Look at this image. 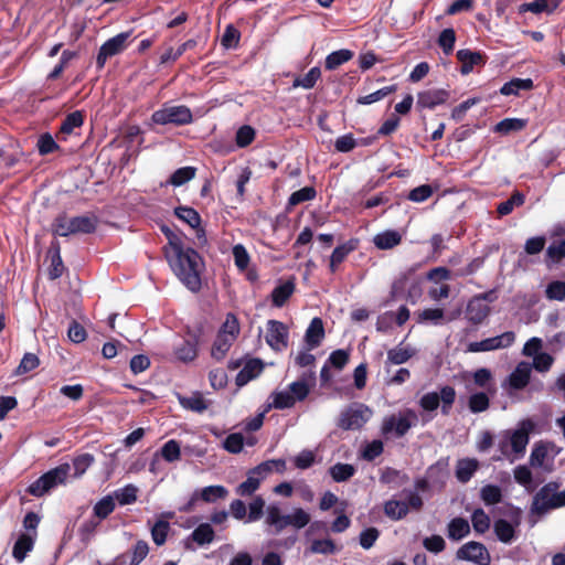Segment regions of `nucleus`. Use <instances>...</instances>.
Here are the masks:
<instances>
[{
	"mask_svg": "<svg viewBox=\"0 0 565 565\" xmlns=\"http://www.w3.org/2000/svg\"><path fill=\"white\" fill-rule=\"evenodd\" d=\"M164 257L173 273L189 290L196 292L201 289L203 260L195 249L185 247L183 244L180 246V250L167 252Z\"/></svg>",
	"mask_w": 565,
	"mask_h": 565,
	"instance_id": "obj_1",
	"label": "nucleus"
},
{
	"mask_svg": "<svg viewBox=\"0 0 565 565\" xmlns=\"http://www.w3.org/2000/svg\"><path fill=\"white\" fill-rule=\"evenodd\" d=\"M99 220L90 213L68 217L65 212L55 216L52 223V233L54 236L67 237L76 234H93L96 232Z\"/></svg>",
	"mask_w": 565,
	"mask_h": 565,
	"instance_id": "obj_2",
	"label": "nucleus"
},
{
	"mask_svg": "<svg viewBox=\"0 0 565 565\" xmlns=\"http://www.w3.org/2000/svg\"><path fill=\"white\" fill-rule=\"evenodd\" d=\"M71 466L61 463L60 466L46 471L28 488L26 492L33 497L41 498L60 484H64L70 475Z\"/></svg>",
	"mask_w": 565,
	"mask_h": 565,
	"instance_id": "obj_3",
	"label": "nucleus"
},
{
	"mask_svg": "<svg viewBox=\"0 0 565 565\" xmlns=\"http://www.w3.org/2000/svg\"><path fill=\"white\" fill-rule=\"evenodd\" d=\"M456 401V390L452 386L445 385L440 392H429L419 399V406L426 412L436 411L441 402V414L448 416Z\"/></svg>",
	"mask_w": 565,
	"mask_h": 565,
	"instance_id": "obj_4",
	"label": "nucleus"
},
{
	"mask_svg": "<svg viewBox=\"0 0 565 565\" xmlns=\"http://www.w3.org/2000/svg\"><path fill=\"white\" fill-rule=\"evenodd\" d=\"M151 120L157 125L172 124L175 126L190 125L193 121L191 109L185 105L168 106L156 110L151 115Z\"/></svg>",
	"mask_w": 565,
	"mask_h": 565,
	"instance_id": "obj_5",
	"label": "nucleus"
},
{
	"mask_svg": "<svg viewBox=\"0 0 565 565\" xmlns=\"http://www.w3.org/2000/svg\"><path fill=\"white\" fill-rule=\"evenodd\" d=\"M372 411L363 403H355L341 412L338 427L344 430L361 429L370 419Z\"/></svg>",
	"mask_w": 565,
	"mask_h": 565,
	"instance_id": "obj_6",
	"label": "nucleus"
},
{
	"mask_svg": "<svg viewBox=\"0 0 565 565\" xmlns=\"http://www.w3.org/2000/svg\"><path fill=\"white\" fill-rule=\"evenodd\" d=\"M459 561L472 562L478 565H490L491 556L484 544L477 541H469L461 545L456 552Z\"/></svg>",
	"mask_w": 565,
	"mask_h": 565,
	"instance_id": "obj_7",
	"label": "nucleus"
},
{
	"mask_svg": "<svg viewBox=\"0 0 565 565\" xmlns=\"http://www.w3.org/2000/svg\"><path fill=\"white\" fill-rule=\"evenodd\" d=\"M559 489V482L550 481L544 484L533 497L531 512L537 515H544L554 510L555 491Z\"/></svg>",
	"mask_w": 565,
	"mask_h": 565,
	"instance_id": "obj_8",
	"label": "nucleus"
},
{
	"mask_svg": "<svg viewBox=\"0 0 565 565\" xmlns=\"http://www.w3.org/2000/svg\"><path fill=\"white\" fill-rule=\"evenodd\" d=\"M129 36L130 32H121L103 43L96 57V65L98 70L104 68L109 57L121 53L127 47V40Z\"/></svg>",
	"mask_w": 565,
	"mask_h": 565,
	"instance_id": "obj_9",
	"label": "nucleus"
},
{
	"mask_svg": "<svg viewBox=\"0 0 565 565\" xmlns=\"http://www.w3.org/2000/svg\"><path fill=\"white\" fill-rule=\"evenodd\" d=\"M515 341V333L513 331H505L500 335L487 338L478 342H470L468 344L469 352H487L511 347Z\"/></svg>",
	"mask_w": 565,
	"mask_h": 565,
	"instance_id": "obj_10",
	"label": "nucleus"
},
{
	"mask_svg": "<svg viewBox=\"0 0 565 565\" xmlns=\"http://www.w3.org/2000/svg\"><path fill=\"white\" fill-rule=\"evenodd\" d=\"M413 420H417V415L412 409H407L404 415L399 417L391 415L384 419L382 431L383 434L394 431L397 437H403L413 426Z\"/></svg>",
	"mask_w": 565,
	"mask_h": 565,
	"instance_id": "obj_11",
	"label": "nucleus"
},
{
	"mask_svg": "<svg viewBox=\"0 0 565 565\" xmlns=\"http://www.w3.org/2000/svg\"><path fill=\"white\" fill-rule=\"evenodd\" d=\"M266 342L274 351H282L288 347V328L278 320L267 322Z\"/></svg>",
	"mask_w": 565,
	"mask_h": 565,
	"instance_id": "obj_12",
	"label": "nucleus"
},
{
	"mask_svg": "<svg viewBox=\"0 0 565 565\" xmlns=\"http://www.w3.org/2000/svg\"><path fill=\"white\" fill-rule=\"evenodd\" d=\"M174 215L195 231L199 245L206 244L205 230L201 226L202 220L196 210L181 205L174 209Z\"/></svg>",
	"mask_w": 565,
	"mask_h": 565,
	"instance_id": "obj_13",
	"label": "nucleus"
},
{
	"mask_svg": "<svg viewBox=\"0 0 565 565\" xmlns=\"http://www.w3.org/2000/svg\"><path fill=\"white\" fill-rule=\"evenodd\" d=\"M450 97V93L447 89H427L417 94L416 108L434 109L435 107L445 104Z\"/></svg>",
	"mask_w": 565,
	"mask_h": 565,
	"instance_id": "obj_14",
	"label": "nucleus"
},
{
	"mask_svg": "<svg viewBox=\"0 0 565 565\" xmlns=\"http://www.w3.org/2000/svg\"><path fill=\"white\" fill-rule=\"evenodd\" d=\"M200 335L195 332H188V338L174 347L175 358L184 363L192 362L198 356Z\"/></svg>",
	"mask_w": 565,
	"mask_h": 565,
	"instance_id": "obj_15",
	"label": "nucleus"
},
{
	"mask_svg": "<svg viewBox=\"0 0 565 565\" xmlns=\"http://www.w3.org/2000/svg\"><path fill=\"white\" fill-rule=\"evenodd\" d=\"M456 57L461 63L460 73L462 75L471 73L475 66H483L488 60L484 53L468 49L457 51Z\"/></svg>",
	"mask_w": 565,
	"mask_h": 565,
	"instance_id": "obj_16",
	"label": "nucleus"
},
{
	"mask_svg": "<svg viewBox=\"0 0 565 565\" xmlns=\"http://www.w3.org/2000/svg\"><path fill=\"white\" fill-rule=\"evenodd\" d=\"M532 365L529 362L522 361L518 363L515 369L507 379L510 388L520 391L527 386L531 379Z\"/></svg>",
	"mask_w": 565,
	"mask_h": 565,
	"instance_id": "obj_17",
	"label": "nucleus"
},
{
	"mask_svg": "<svg viewBox=\"0 0 565 565\" xmlns=\"http://www.w3.org/2000/svg\"><path fill=\"white\" fill-rule=\"evenodd\" d=\"M359 239L358 238H350L345 243L337 246L331 256H330V264L329 268L332 274H334L338 270V267L345 260V258L358 249L359 247Z\"/></svg>",
	"mask_w": 565,
	"mask_h": 565,
	"instance_id": "obj_18",
	"label": "nucleus"
},
{
	"mask_svg": "<svg viewBox=\"0 0 565 565\" xmlns=\"http://www.w3.org/2000/svg\"><path fill=\"white\" fill-rule=\"evenodd\" d=\"M47 257L51 260L47 275L51 280H55L60 278L65 270V266L61 257V244L58 241L54 239L51 242L47 250Z\"/></svg>",
	"mask_w": 565,
	"mask_h": 565,
	"instance_id": "obj_19",
	"label": "nucleus"
},
{
	"mask_svg": "<svg viewBox=\"0 0 565 565\" xmlns=\"http://www.w3.org/2000/svg\"><path fill=\"white\" fill-rule=\"evenodd\" d=\"M490 307L478 298H471L466 307V318L475 326L482 323L490 315Z\"/></svg>",
	"mask_w": 565,
	"mask_h": 565,
	"instance_id": "obj_20",
	"label": "nucleus"
},
{
	"mask_svg": "<svg viewBox=\"0 0 565 565\" xmlns=\"http://www.w3.org/2000/svg\"><path fill=\"white\" fill-rule=\"evenodd\" d=\"M480 462L476 458H461L457 460L455 476L460 483H467L479 470Z\"/></svg>",
	"mask_w": 565,
	"mask_h": 565,
	"instance_id": "obj_21",
	"label": "nucleus"
},
{
	"mask_svg": "<svg viewBox=\"0 0 565 565\" xmlns=\"http://www.w3.org/2000/svg\"><path fill=\"white\" fill-rule=\"evenodd\" d=\"M263 369L264 363L260 359L248 360L236 375V385L239 387L246 385L249 381L256 379L262 373Z\"/></svg>",
	"mask_w": 565,
	"mask_h": 565,
	"instance_id": "obj_22",
	"label": "nucleus"
},
{
	"mask_svg": "<svg viewBox=\"0 0 565 565\" xmlns=\"http://www.w3.org/2000/svg\"><path fill=\"white\" fill-rule=\"evenodd\" d=\"M228 494V490L221 484L204 487L193 492L194 500H202L206 503L216 502L220 499H225Z\"/></svg>",
	"mask_w": 565,
	"mask_h": 565,
	"instance_id": "obj_23",
	"label": "nucleus"
},
{
	"mask_svg": "<svg viewBox=\"0 0 565 565\" xmlns=\"http://www.w3.org/2000/svg\"><path fill=\"white\" fill-rule=\"evenodd\" d=\"M324 338V327L321 318L316 317L310 321L306 330L305 341L309 349H315L320 345Z\"/></svg>",
	"mask_w": 565,
	"mask_h": 565,
	"instance_id": "obj_24",
	"label": "nucleus"
},
{
	"mask_svg": "<svg viewBox=\"0 0 565 565\" xmlns=\"http://www.w3.org/2000/svg\"><path fill=\"white\" fill-rule=\"evenodd\" d=\"M473 384L493 395L497 392L495 381L490 369L480 367L472 373Z\"/></svg>",
	"mask_w": 565,
	"mask_h": 565,
	"instance_id": "obj_25",
	"label": "nucleus"
},
{
	"mask_svg": "<svg viewBox=\"0 0 565 565\" xmlns=\"http://www.w3.org/2000/svg\"><path fill=\"white\" fill-rule=\"evenodd\" d=\"M559 6V0H533L524 2L519 7V13L532 12L535 14L554 12Z\"/></svg>",
	"mask_w": 565,
	"mask_h": 565,
	"instance_id": "obj_26",
	"label": "nucleus"
},
{
	"mask_svg": "<svg viewBox=\"0 0 565 565\" xmlns=\"http://www.w3.org/2000/svg\"><path fill=\"white\" fill-rule=\"evenodd\" d=\"M296 285L294 279H288L284 284L275 287L271 291V303L274 307L281 308L292 296Z\"/></svg>",
	"mask_w": 565,
	"mask_h": 565,
	"instance_id": "obj_27",
	"label": "nucleus"
},
{
	"mask_svg": "<svg viewBox=\"0 0 565 565\" xmlns=\"http://www.w3.org/2000/svg\"><path fill=\"white\" fill-rule=\"evenodd\" d=\"M416 354V350L409 347L397 345L387 351V358L385 361V367L391 365H399L406 363Z\"/></svg>",
	"mask_w": 565,
	"mask_h": 565,
	"instance_id": "obj_28",
	"label": "nucleus"
},
{
	"mask_svg": "<svg viewBox=\"0 0 565 565\" xmlns=\"http://www.w3.org/2000/svg\"><path fill=\"white\" fill-rule=\"evenodd\" d=\"M401 242L402 235L395 230H386L376 234L373 238L375 247L381 250L392 249L399 245Z\"/></svg>",
	"mask_w": 565,
	"mask_h": 565,
	"instance_id": "obj_29",
	"label": "nucleus"
},
{
	"mask_svg": "<svg viewBox=\"0 0 565 565\" xmlns=\"http://www.w3.org/2000/svg\"><path fill=\"white\" fill-rule=\"evenodd\" d=\"M214 537L215 532L212 525L209 523H201L199 526L194 529V531L191 533L186 541L192 540L193 542L203 546L212 543L214 541ZM185 547L191 548L188 542H185Z\"/></svg>",
	"mask_w": 565,
	"mask_h": 565,
	"instance_id": "obj_30",
	"label": "nucleus"
},
{
	"mask_svg": "<svg viewBox=\"0 0 565 565\" xmlns=\"http://www.w3.org/2000/svg\"><path fill=\"white\" fill-rule=\"evenodd\" d=\"M470 534L469 522L460 516L454 518L447 526V536L451 541H460Z\"/></svg>",
	"mask_w": 565,
	"mask_h": 565,
	"instance_id": "obj_31",
	"label": "nucleus"
},
{
	"mask_svg": "<svg viewBox=\"0 0 565 565\" xmlns=\"http://www.w3.org/2000/svg\"><path fill=\"white\" fill-rule=\"evenodd\" d=\"M533 87L534 83L531 78L515 77L503 84V86L500 88V94L504 96H518L521 90H531Z\"/></svg>",
	"mask_w": 565,
	"mask_h": 565,
	"instance_id": "obj_32",
	"label": "nucleus"
},
{
	"mask_svg": "<svg viewBox=\"0 0 565 565\" xmlns=\"http://www.w3.org/2000/svg\"><path fill=\"white\" fill-rule=\"evenodd\" d=\"M383 511L388 519L399 521L408 514V504L405 501L391 499L384 503Z\"/></svg>",
	"mask_w": 565,
	"mask_h": 565,
	"instance_id": "obj_33",
	"label": "nucleus"
},
{
	"mask_svg": "<svg viewBox=\"0 0 565 565\" xmlns=\"http://www.w3.org/2000/svg\"><path fill=\"white\" fill-rule=\"evenodd\" d=\"M514 480L520 486L524 487L526 491L532 492L541 481L534 482L533 473L525 465H520L513 470Z\"/></svg>",
	"mask_w": 565,
	"mask_h": 565,
	"instance_id": "obj_34",
	"label": "nucleus"
},
{
	"mask_svg": "<svg viewBox=\"0 0 565 565\" xmlns=\"http://www.w3.org/2000/svg\"><path fill=\"white\" fill-rule=\"evenodd\" d=\"M493 531L498 540L504 544H510L516 537L514 526L504 519L494 521Z\"/></svg>",
	"mask_w": 565,
	"mask_h": 565,
	"instance_id": "obj_35",
	"label": "nucleus"
},
{
	"mask_svg": "<svg viewBox=\"0 0 565 565\" xmlns=\"http://www.w3.org/2000/svg\"><path fill=\"white\" fill-rule=\"evenodd\" d=\"M180 405L196 413H202L207 408V404L200 392H194L191 396H183L178 394Z\"/></svg>",
	"mask_w": 565,
	"mask_h": 565,
	"instance_id": "obj_36",
	"label": "nucleus"
},
{
	"mask_svg": "<svg viewBox=\"0 0 565 565\" xmlns=\"http://www.w3.org/2000/svg\"><path fill=\"white\" fill-rule=\"evenodd\" d=\"M338 551L339 548L337 547L334 541L328 537L312 540L309 547L306 550V553L332 555Z\"/></svg>",
	"mask_w": 565,
	"mask_h": 565,
	"instance_id": "obj_37",
	"label": "nucleus"
},
{
	"mask_svg": "<svg viewBox=\"0 0 565 565\" xmlns=\"http://www.w3.org/2000/svg\"><path fill=\"white\" fill-rule=\"evenodd\" d=\"M234 341L235 340H230L228 335L217 333L211 349L212 358L216 361H222L226 356Z\"/></svg>",
	"mask_w": 565,
	"mask_h": 565,
	"instance_id": "obj_38",
	"label": "nucleus"
},
{
	"mask_svg": "<svg viewBox=\"0 0 565 565\" xmlns=\"http://www.w3.org/2000/svg\"><path fill=\"white\" fill-rule=\"evenodd\" d=\"M354 53L348 49H341L334 52H331L324 62V67L328 71H333L338 68L340 65L349 62L353 57Z\"/></svg>",
	"mask_w": 565,
	"mask_h": 565,
	"instance_id": "obj_39",
	"label": "nucleus"
},
{
	"mask_svg": "<svg viewBox=\"0 0 565 565\" xmlns=\"http://www.w3.org/2000/svg\"><path fill=\"white\" fill-rule=\"evenodd\" d=\"M116 509V502L111 494H107L98 500L94 508L93 513L99 520L107 519Z\"/></svg>",
	"mask_w": 565,
	"mask_h": 565,
	"instance_id": "obj_40",
	"label": "nucleus"
},
{
	"mask_svg": "<svg viewBox=\"0 0 565 565\" xmlns=\"http://www.w3.org/2000/svg\"><path fill=\"white\" fill-rule=\"evenodd\" d=\"M527 125L526 119L504 118L494 126V131L502 135H509L513 131H521Z\"/></svg>",
	"mask_w": 565,
	"mask_h": 565,
	"instance_id": "obj_41",
	"label": "nucleus"
},
{
	"mask_svg": "<svg viewBox=\"0 0 565 565\" xmlns=\"http://www.w3.org/2000/svg\"><path fill=\"white\" fill-rule=\"evenodd\" d=\"M356 469L353 465L338 462L330 467L329 473L335 482H344L354 476Z\"/></svg>",
	"mask_w": 565,
	"mask_h": 565,
	"instance_id": "obj_42",
	"label": "nucleus"
},
{
	"mask_svg": "<svg viewBox=\"0 0 565 565\" xmlns=\"http://www.w3.org/2000/svg\"><path fill=\"white\" fill-rule=\"evenodd\" d=\"M198 45V41L195 39H190L182 43L177 51H173L172 47H169L161 56L160 64H166L170 61H177L183 53L189 50H193Z\"/></svg>",
	"mask_w": 565,
	"mask_h": 565,
	"instance_id": "obj_43",
	"label": "nucleus"
},
{
	"mask_svg": "<svg viewBox=\"0 0 565 565\" xmlns=\"http://www.w3.org/2000/svg\"><path fill=\"white\" fill-rule=\"evenodd\" d=\"M490 406L488 392H477L469 396L468 408L471 413L478 414L486 412Z\"/></svg>",
	"mask_w": 565,
	"mask_h": 565,
	"instance_id": "obj_44",
	"label": "nucleus"
},
{
	"mask_svg": "<svg viewBox=\"0 0 565 565\" xmlns=\"http://www.w3.org/2000/svg\"><path fill=\"white\" fill-rule=\"evenodd\" d=\"M525 196L523 193L515 191L512 195L498 204L497 212L500 216H505L512 213L515 206H521L524 204Z\"/></svg>",
	"mask_w": 565,
	"mask_h": 565,
	"instance_id": "obj_45",
	"label": "nucleus"
},
{
	"mask_svg": "<svg viewBox=\"0 0 565 565\" xmlns=\"http://www.w3.org/2000/svg\"><path fill=\"white\" fill-rule=\"evenodd\" d=\"M502 490L497 484H486L480 490V499L486 505H494L502 501Z\"/></svg>",
	"mask_w": 565,
	"mask_h": 565,
	"instance_id": "obj_46",
	"label": "nucleus"
},
{
	"mask_svg": "<svg viewBox=\"0 0 565 565\" xmlns=\"http://www.w3.org/2000/svg\"><path fill=\"white\" fill-rule=\"evenodd\" d=\"M138 488L131 483L126 484L124 488L117 489L111 494L120 505L132 504L137 501Z\"/></svg>",
	"mask_w": 565,
	"mask_h": 565,
	"instance_id": "obj_47",
	"label": "nucleus"
},
{
	"mask_svg": "<svg viewBox=\"0 0 565 565\" xmlns=\"http://www.w3.org/2000/svg\"><path fill=\"white\" fill-rule=\"evenodd\" d=\"M316 196H317V191L313 186H305V188L291 193V195L288 199L287 209L290 210L291 207H294L300 203L311 201Z\"/></svg>",
	"mask_w": 565,
	"mask_h": 565,
	"instance_id": "obj_48",
	"label": "nucleus"
},
{
	"mask_svg": "<svg viewBox=\"0 0 565 565\" xmlns=\"http://www.w3.org/2000/svg\"><path fill=\"white\" fill-rule=\"evenodd\" d=\"M408 480V476L403 473L402 471L386 467L380 477V481L384 484H393L395 487H401Z\"/></svg>",
	"mask_w": 565,
	"mask_h": 565,
	"instance_id": "obj_49",
	"label": "nucleus"
},
{
	"mask_svg": "<svg viewBox=\"0 0 565 565\" xmlns=\"http://www.w3.org/2000/svg\"><path fill=\"white\" fill-rule=\"evenodd\" d=\"M84 124V115L79 110L68 114L61 124L58 134L70 135L75 128H79Z\"/></svg>",
	"mask_w": 565,
	"mask_h": 565,
	"instance_id": "obj_50",
	"label": "nucleus"
},
{
	"mask_svg": "<svg viewBox=\"0 0 565 565\" xmlns=\"http://www.w3.org/2000/svg\"><path fill=\"white\" fill-rule=\"evenodd\" d=\"M262 477L253 473L250 469L247 472V478L236 488V493L241 497L252 495L260 486Z\"/></svg>",
	"mask_w": 565,
	"mask_h": 565,
	"instance_id": "obj_51",
	"label": "nucleus"
},
{
	"mask_svg": "<svg viewBox=\"0 0 565 565\" xmlns=\"http://www.w3.org/2000/svg\"><path fill=\"white\" fill-rule=\"evenodd\" d=\"M32 547H33L32 537L26 534H21L13 545V551H12L13 557L18 562H22L25 558L26 553L30 552L32 550Z\"/></svg>",
	"mask_w": 565,
	"mask_h": 565,
	"instance_id": "obj_52",
	"label": "nucleus"
},
{
	"mask_svg": "<svg viewBox=\"0 0 565 565\" xmlns=\"http://www.w3.org/2000/svg\"><path fill=\"white\" fill-rule=\"evenodd\" d=\"M321 76V71L318 66L309 70L305 76H298L292 82V87H302L305 89H311L316 86L318 79Z\"/></svg>",
	"mask_w": 565,
	"mask_h": 565,
	"instance_id": "obj_53",
	"label": "nucleus"
},
{
	"mask_svg": "<svg viewBox=\"0 0 565 565\" xmlns=\"http://www.w3.org/2000/svg\"><path fill=\"white\" fill-rule=\"evenodd\" d=\"M217 333L228 335L230 340H236L239 334V322L233 312L226 315L225 321Z\"/></svg>",
	"mask_w": 565,
	"mask_h": 565,
	"instance_id": "obj_54",
	"label": "nucleus"
},
{
	"mask_svg": "<svg viewBox=\"0 0 565 565\" xmlns=\"http://www.w3.org/2000/svg\"><path fill=\"white\" fill-rule=\"evenodd\" d=\"M196 168L182 167L177 169L170 177L169 182L174 186H181L195 177Z\"/></svg>",
	"mask_w": 565,
	"mask_h": 565,
	"instance_id": "obj_55",
	"label": "nucleus"
},
{
	"mask_svg": "<svg viewBox=\"0 0 565 565\" xmlns=\"http://www.w3.org/2000/svg\"><path fill=\"white\" fill-rule=\"evenodd\" d=\"M511 449L515 454H524L529 443V433L525 429H516L510 436Z\"/></svg>",
	"mask_w": 565,
	"mask_h": 565,
	"instance_id": "obj_56",
	"label": "nucleus"
},
{
	"mask_svg": "<svg viewBox=\"0 0 565 565\" xmlns=\"http://www.w3.org/2000/svg\"><path fill=\"white\" fill-rule=\"evenodd\" d=\"M75 57H77L76 52L70 51V50H64L62 52L58 64H56L54 66V68L51 71V73L47 75V79H50V81L57 79L62 75L64 70L67 67L68 63Z\"/></svg>",
	"mask_w": 565,
	"mask_h": 565,
	"instance_id": "obj_57",
	"label": "nucleus"
},
{
	"mask_svg": "<svg viewBox=\"0 0 565 565\" xmlns=\"http://www.w3.org/2000/svg\"><path fill=\"white\" fill-rule=\"evenodd\" d=\"M36 148L41 156H47L60 150L58 143L53 139L52 135L49 132L40 135Z\"/></svg>",
	"mask_w": 565,
	"mask_h": 565,
	"instance_id": "obj_58",
	"label": "nucleus"
},
{
	"mask_svg": "<svg viewBox=\"0 0 565 565\" xmlns=\"http://www.w3.org/2000/svg\"><path fill=\"white\" fill-rule=\"evenodd\" d=\"M95 458L92 454H81L73 459L74 477H82L87 469L94 463Z\"/></svg>",
	"mask_w": 565,
	"mask_h": 565,
	"instance_id": "obj_59",
	"label": "nucleus"
},
{
	"mask_svg": "<svg viewBox=\"0 0 565 565\" xmlns=\"http://www.w3.org/2000/svg\"><path fill=\"white\" fill-rule=\"evenodd\" d=\"M170 524L168 521L158 520L151 527V537L156 545L161 546L166 543Z\"/></svg>",
	"mask_w": 565,
	"mask_h": 565,
	"instance_id": "obj_60",
	"label": "nucleus"
},
{
	"mask_svg": "<svg viewBox=\"0 0 565 565\" xmlns=\"http://www.w3.org/2000/svg\"><path fill=\"white\" fill-rule=\"evenodd\" d=\"M471 522L473 530L479 534L486 533L490 527V518L481 508L473 511Z\"/></svg>",
	"mask_w": 565,
	"mask_h": 565,
	"instance_id": "obj_61",
	"label": "nucleus"
},
{
	"mask_svg": "<svg viewBox=\"0 0 565 565\" xmlns=\"http://www.w3.org/2000/svg\"><path fill=\"white\" fill-rule=\"evenodd\" d=\"M161 456L162 458L168 462H174L180 460L181 458V448L180 444L174 440L170 439L168 440L162 447H161Z\"/></svg>",
	"mask_w": 565,
	"mask_h": 565,
	"instance_id": "obj_62",
	"label": "nucleus"
},
{
	"mask_svg": "<svg viewBox=\"0 0 565 565\" xmlns=\"http://www.w3.org/2000/svg\"><path fill=\"white\" fill-rule=\"evenodd\" d=\"M40 365V360L34 353H25L20 361V364L14 370V375L26 374Z\"/></svg>",
	"mask_w": 565,
	"mask_h": 565,
	"instance_id": "obj_63",
	"label": "nucleus"
},
{
	"mask_svg": "<svg viewBox=\"0 0 565 565\" xmlns=\"http://www.w3.org/2000/svg\"><path fill=\"white\" fill-rule=\"evenodd\" d=\"M565 258V239L553 242L546 249V262L559 263Z\"/></svg>",
	"mask_w": 565,
	"mask_h": 565,
	"instance_id": "obj_64",
	"label": "nucleus"
}]
</instances>
